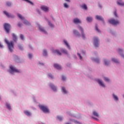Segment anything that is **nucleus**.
Wrapping results in <instances>:
<instances>
[{
  "label": "nucleus",
  "instance_id": "5fc2aeb1",
  "mask_svg": "<svg viewBox=\"0 0 124 124\" xmlns=\"http://www.w3.org/2000/svg\"><path fill=\"white\" fill-rule=\"evenodd\" d=\"M37 11H38V13H40V12H39V10H38Z\"/></svg>",
  "mask_w": 124,
  "mask_h": 124
},
{
  "label": "nucleus",
  "instance_id": "412c9836",
  "mask_svg": "<svg viewBox=\"0 0 124 124\" xmlns=\"http://www.w3.org/2000/svg\"><path fill=\"white\" fill-rule=\"evenodd\" d=\"M24 113L25 115H27V116H31V112L28 110H25L24 111Z\"/></svg>",
  "mask_w": 124,
  "mask_h": 124
},
{
  "label": "nucleus",
  "instance_id": "393cba45",
  "mask_svg": "<svg viewBox=\"0 0 124 124\" xmlns=\"http://www.w3.org/2000/svg\"><path fill=\"white\" fill-rule=\"evenodd\" d=\"M93 115H94V116H95V117H97L98 118L99 117V115L98 114V113H97V112H96V111H93Z\"/></svg>",
  "mask_w": 124,
  "mask_h": 124
},
{
  "label": "nucleus",
  "instance_id": "423d86ee",
  "mask_svg": "<svg viewBox=\"0 0 124 124\" xmlns=\"http://www.w3.org/2000/svg\"><path fill=\"white\" fill-rule=\"evenodd\" d=\"M78 29L81 31L82 38L83 39H85L86 36H85V33H84V29H83V28H82V27L80 26H78Z\"/></svg>",
  "mask_w": 124,
  "mask_h": 124
},
{
  "label": "nucleus",
  "instance_id": "79ce46f5",
  "mask_svg": "<svg viewBox=\"0 0 124 124\" xmlns=\"http://www.w3.org/2000/svg\"><path fill=\"white\" fill-rule=\"evenodd\" d=\"M18 48H19L20 50H23V46L21 45H18Z\"/></svg>",
  "mask_w": 124,
  "mask_h": 124
},
{
  "label": "nucleus",
  "instance_id": "ea45409f",
  "mask_svg": "<svg viewBox=\"0 0 124 124\" xmlns=\"http://www.w3.org/2000/svg\"><path fill=\"white\" fill-rule=\"evenodd\" d=\"M23 24L20 22L18 23V24H17L18 26L19 27V28H21V27H22V25Z\"/></svg>",
  "mask_w": 124,
  "mask_h": 124
},
{
  "label": "nucleus",
  "instance_id": "cd10ccee",
  "mask_svg": "<svg viewBox=\"0 0 124 124\" xmlns=\"http://www.w3.org/2000/svg\"><path fill=\"white\" fill-rule=\"evenodd\" d=\"M62 91L64 93H67V92L66 91V90H65V88L62 87Z\"/></svg>",
  "mask_w": 124,
  "mask_h": 124
},
{
  "label": "nucleus",
  "instance_id": "c756f323",
  "mask_svg": "<svg viewBox=\"0 0 124 124\" xmlns=\"http://www.w3.org/2000/svg\"><path fill=\"white\" fill-rule=\"evenodd\" d=\"M6 5L9 7H10V6L12 5L11 2H6Z\"/></svg>",
  "mask_w": 124,
  "mask_h": 124
},
{
  "label": "nucleus",
  "instance_id": "f704fd0d",
  "mask_svg": "<svg viewBox=\"0 0 124 124\" xmlns=\"http://www.w3.org/2000/svg\"><path fill=\"white\" fill-rule=\"evenodd\" d=\"M104 79L105 81H106V82H109V81H110V79H109V78H108L107 77H104Z\"/></svg>",
  "mask_w": 124,
  "mask_h": 124
},
{
  "label": "nucleus",
  "instance_id": "f03ea898",
  "mask_svg": "<svg viewBox=\"0 0 124 124\" xmlns=\"http://www.w3.org/2000/svg\"><path fill=\"white\" fill-rule=\"evenodd\" d=\"M39 107L41 110L44 112V113H49V108H48L47 107L42 105H39Z\"/></svg>",
  "mask_w": 124,
  "mask_h": 124
},
{
  "label": "nucleus",
  "instance_id": "dca6fc26",
  "mask_svg": "<svg viewBox=\"0 0 124 124\" xmlns=\"http://www.w3.org/2000/svg\"><path fill=\"white\" fill-rule=\"evenodd\" d=\"M39 28L41 31H42V32H44V33H47L46 31H45V30H44V29H43V28H42L41 26H39Z\"/></svg>",
  "mask_w": 124,
  "mask_h": 124
},
{
  "label": "nucleus",
  "instance_id": "6e6d98bb",
  "mask_svg": "<svg viewBox=\"0 0 124 124\" xmlns=\"http://www.w3.org/2000/svg\"><path fill=\"white\" fill-rule=\"evenodd\" d=\"M66 124H71L69 123H66Z\"/></svg>",
  "mask_w": 124,
  "mask_h": 124
},
{
  "label": "nucleus",
  "instance_id": "f8f14e48",
  "mask_svg": "<svg viewBox=\"0 0 124 124\" xmlns=\"http://www.w3.org/2000/svg\"><path fill=\"white\" fill-rule=\"evenodd\" d=\"M53 53L57 54V55H58L59 56H62V53H61V52H60V50H53L52 51Z\"/></svg>",
  "mask_w": 124,
  "mask_h": 124
},
{
  "label": "nucleus",
  "instance_id": "bb28decb",
  "mask_svg": "<svg viewBox=\"0 0 124 124\" xmlns=\"http://www.w3.org/2000/svg\"><path fill=\"white\" fill-rule=\"evenodd\" d=\"M6 106H7V108L9 109V110H11V106H10V104L7 103Z\"/></svg>",
  "mask_w": 124,
  "mask_h": 124
},
{
  "label": "nucleus",
  "instance_id": "473e14b6",
  "mask_svg": "<svg viewBox=\"0 0 124 124\" xmlns=\"http://www.w3.org/2000/svg\"><path fill=\"white\" fill-rule=\"evenodd\" d=\"M18 17H19V18H20L21 20H24V17H23V16H22V15L20 14H18Z\"/></svg>",
  "mask_w": 124,
  "mask_h": 124
},
{
  "label": "nucleus",
  "instance_id": "7c9ffc66",
  "mask_svg": "<svg viewBox=\"0 0 124 124\" xmlns=\"http://www.w3.org/2000/svg\"><path fill=\"white\" fill-rule=\"evenodd\" d=\"M117 4L119 5H120L121 6H124V2H117Z\"/></svg>",
  "mask_w": 124,
  "mask_h": 124
},
{
  "label": "nucleus",
  "instance_id": "4d7b16f0",
  "mask_svg": "<svg viewBox=\"0 0 124 124\" xmlns=\"http://www.w3.org/2000/svg\"><path fill=\"white\" fill-rule=\"evenodd\" d=\"M122 57H123V58H124V55H122Z\"/></svg>",
  "mask_w": 124,
  "mask_h": 124
},
{
  "label": "nucleus",
  "instance_id": "5701e85b",
  "mask_svg": "<svg viewBox=\"0 0 124 124\" xmlns=\"http://www.w3.org/2000/svg\"><path fill=\"white\" fill-rule=\"evenodd\" d=\"M24 0V1H26V2L30 3V4H31V5H33V3L30 0Z\"/></svg>",
  "mask_w": 124,
  "mask_h": 124
},
{
  "label": "nucleus",
  "instance_id": "2f4dec72",
  "mask_svg": "<svg viewBox=\"0 0 124 124\" xmlns=\"http://www.w3.org/2000/svg\"><path fill=\"white\" fill-rule=\"evenodd\" d=\"M82 7L83 9H88V7H87V5L84 4L82 6Z\"/></svg>",
  "mask_w": 124,
  "mask_h": 124
},
{
  "label": "nucleus",
  "instance_id": "49530a36",
  "mask_svg": "<svg viewBox=\"0 0 124 124\" xmlns=\"http://www.w3.org/2000/svg\"><path fill=\"white\" fill-rule=\"evenodd\" d=\"M95 30L96 31H98V32H99V30L98 29V28H97V26H95Z\"/></svg>",
  "mask_w": 124,
  "mask_h": 124
},
{
  "label": "nucleus",
  "instance_id": "864d4df0",
  "mask_svg": "<svg viewBox=\"0 0 124 124\" xmlns=\"http://www.w3.org/2000/svg\"><path fill=\"white\" fill-rule=\"evenodd\" d=\"M66 0V1H68L69 2V1H70V0Z\"/></svg>",
  "mask_w": 124,
  "mask_h": 124
},
{
  "label": "nucleus",
  "instance_id": "a18cd8bd",
  "mask_svg": "<svg viewBox=\"0 0 124 124\" xmlns=\"http://www.w3.org/2000/svg\"><path fill=\"white\" fill-rule=\"evenodd\" d=\"M29 59H31V58H32V55H31V54H29Z\"/></svg>",
  "mask_w": 124,
  "mask_h": 124
},
{
  "label": "nucleus",
  "instance_id": "a19ab883",
  "mask_svg": "<svg viewBox=\"0 0 124 124\" xmlns=\"http://www.w3.org/2000/svg\"><path fill=\"white\" fill-rule=\"evenodd\" d=\"M20 38L22 40H24V35L23 34H20Z\"/></svg>",
  "mask_w": 124,
  "mask_h": 124
},
{
  "label": "nucleus",
  "instance_id": "f3484780",
  "mask_svg": "<svg viewBox=\"0 0 124 124\" xmlns=\"http://www.w3.org/2000/svg\"><path fill=\"white\" fill-rule=\"evenodd\" d=\"M96 19H97V20H99V21H103V18L99 16H96Z\"/></svg>",
  "mask_w": 124,
  "mask_h": 124
},
{
  "label": "nucleus",
  "instance_id": "2eb2a0df",
  "mask_svg": "<svg viewBox=\"0 0 124 124\" xmlns=\"http://www.w3.org/2000/svg\"><path fill=\"white\" fill-rule=\"evenodd\" d=\"M61 51L62 52V53H63V54H65V55H68V53H67V51H66V49L62 48L61 49Z\"/></svg>",
  "mask_w": 124,
  "mask_h": 124
},
{
  "label": "nucleus",
  "instance_id": "3c124183",
  "mask_svg": "<svg viewBox=\"0 0 124 124\" xmlns=\"http://www.w3.org/2000/svg\"><path fill=\"white\" fill-rule=\"evenodd\" d=\"M121 52H123V50L121 49H118V52L121 53Z\"/></svg>",
  "mask_w": 124,
  "mask_h": 124
},
{
  "label": "nucleus",
  "instance_id": "4be33fe9",
  "mask_svg": "<svg viewBox=\"0 0 124 124\" xmlns=\"http://www.w3.org/2000/svg\"><path fill=\"white\" fill-rule=\"evenodd\" d=\"M86 20H87V21H88V22H92V21H93V17H87L86 18Z\"/></svg>",
  "mask_w": 124,
  "mask_h": 124
},
{
  "label": "nucleus",
  "instance_id": "37998d69",
  "mask_svg": "<svg viewBox=\"0 0 124 124\" xmlns=\"http://www.w3.org/2000/svg\"><path fill=\"white\" fill-rule=\"evenodd\" d=\"M66 79V78L63 76H62V80H63V81H64L65 79Z\"/></svg>",
  "mask_w": 124,
  "mask_h": 124
},
{
  "label": "nucleus",
  "instance_id": "39448f33",
  "mask_svg": "<svg viewBox=\"0 0 124 124\" xmlns=\"http://www.w3.org/2000/svg\"><path fill=\"white\" fill-rule=\"evenodd\" d=\"M10 68L11 70H9V72L10 73H11V74H13V72H20V71L19 70L14 68V67H13V66L12 65L10 66Z\"/></svg>",
  "mask_w": 124,
  "mask_h": 124
},
{
  "label": "nucleus",
  "instance_id": "a211bd4d",
  "mask_svg": "<svg viewBox=\"0 0 124 124\" xmlns=\"http://www.w3.org/2000/svg\"><path fill=\"white\" fill-rule=\"evenodd\" d=\"M3 13L6 15L7 17H8V18H10L11 17V15H9V13H7V12L4 11L3 12Z\"/></svg>",
  "mask_w": 124,
  "mask_h": 124
},
{
  "label": "nucleus",
  "instance_id": "6ab92c4d",
  "mask_svg": "<svg viewBox=\"0 0 124 124\" xmlns=\"http://www.w3.org/2000/svg\"><path fill=\"white\" fill-rule=\"evenodd\" d=\"M64 43L67 47V48H68V49H70V46L69 45H68V43H67V41H66V40H64Z\"/></svg>",
  "mask_w": 124,
  "mask_h": 124
},
{
  "label": "nucleus",
  "instance_id": "0eeeda50",
  "mask_svg": "<svg viewBox=\"0 0 124 124\" xmlns=\"http://www.w3.org/2000/svg\"><path fill=\"white\" fill-rule=\"evenodd\" d=\"M98 42H99V39L96 37L94 38V45L95 47H98Z\"/></svg>",
  "mask_w": 124,
  "mask_h": 124
},
{
  "label": "nucleus",
  "instance_id": "20e7f679",
  "mask_svg": "<svg viewBox=\"0 0 124 124\" xmlns=\"http://www.w3.org/2000/svg\"><path fill=\"white\" fill-rule=\"evenodd\" d=\"M108 22L110 24H111V25H113L114 26H116L120 24V21H119V20H115L114 19L109 20Z\"/></svg>",
  "mask_w": 124,
  "mask_h": 124
},
{
  "label": "nucleus",
  "instance_id": "9d476101",
  "mask_svg": "<svg viewBox=\"0 0 124 124\" xmlns=\"http://www.w3.org/2000/svg\"><path fill=\"white\" fill-rule=\"evenodd\" d=\"M97 82H98L100 86H101V87H103V88H105V85H104V83H103L102 81L100 80V79L97 80Z\"/></svg>",
  "mask_w": 124,
  "mask_h": 124
},
{
  "label": "nucleus",
  "instance_id": "c03bdc74",
  "mask_svg": "<svg viewBox=\"0 0 124 124\" xmlns=\"http://www.w3.org/2000/svg\"><path fill=\"white\" fill-rule=\"evenodd\" d=\"M78 55L79 57L80 60H82V56H81V55L79 53H78Z\"/></svg>",
  "mask_w": 124,
  "mask_h": 124
},
{
  "label": "nucleus",
  "instance_id": "603ef678",
  "mask_svg": "<svg viewBox=\"0 0 124 124\" xmlns=\"http://www.w3.org/2000/svg\"><path fill=\"white\" fill-rule=\"evenodd\" d=\"M0 48H3V46L0 43Z\"/></svg>",
  "mask_w": 124,
  "mask_h": 124
},
{
  "label": "nucleus",
  "instance_id": "6e6552de",
  "mask_svg": "<svg viewBox=\"0 0 124 124\" xmlns=\"http://www.w3.org/2000/svg\"><path fill=\"white\" fill-rule=\"evenodd\" d=\"M41 9H42V10H43V11H45V12H47L48 11H49V8H48V7L46 6H42L41 7Z\"/></svg>",
  "mask_w": 124,
  "mask_h": 124
},
{
  "label": "nucleus",
  "instance_id": "4c0bfd02",
  "mask_svg": "<svg viewBox=\"0 0 124 124\" xmlns=\"http://www.w3.org/2000/svg\"><path fill=\"white\" fill-rule=\"evenodd\" d=\"M57 118L59 120V121H60L61 122H62V117H61V116H57Z\"/></svg>",
  "mask_w": 124,
  "mask_h": 124
},
{
  "label": "nucleus",
  "instance_id": "1a4fd4ad",
  "mask_svg": "<svg viewBox=\"0 0 124 124\" xmlns=\"http://www.w3.org/2000/svg\"><path fill=\"white\" fill-rule=\"evenodd\" d=\"M73 22L75 24H81V20L77 18L74 19Z\"/></svg>",
  "mask_w": 124,
  "mask_h": 124
},
{
  "label": "nucleus",
  "instance_id": "9b49d317",
  "mask_svg": "<svg viewBox=\"0 0 124 124\" xmlns=\"http://www.w3.org/2000/svg\"><path fill=\"white\" fill-rule=\"evenodd\" d=\"M50 87L51 88V89L54 91V92H56L57 91V87H56L54 84H50Z\"/></svg>",
  "mask_w": 124,
  "mask_h": 124
},
{
  "label": "nucleus",
  "instance_id": "72a5a7b5",
  "mask_svg": "<svg viewBox=\"0 0 124 124\" xmlns=\"http://www.w3.org/2000/svg\"><path fill=\"white\" fill-rule=\"evenodd\" d=\"M104 62H105V65H108L109 64V62H108V61H107L106 59L104 60Z\"/></svg>",
  "mask_w": 124,
  "mask_h": 124
},
{
  "label": "nucleus",
  "instance_id": "de8ad7c7",
  "mask_svg": "<svg viewBox=\"0 0 124 124\" xmlns=\"http://www.w3.org/2000/svg\"><path fill=\"white\" fill-rule=\"evenodd\" d=\"M48 25L50 26V27H54V25L52 24L50 22H48Z\"/></svg>",
  "mask_w": 124,
  "mask_h": 124
},
{
  "label": "nucleus",
  "instance_id": "aec40b11",
  "mask_svg": "<svg viewBox=\"0 0 124 124\" xmlns=\"http://www.w3.org/2000/svg\"><path fill=\"white\" fill-rule=\"evenodd\" d=\"M12 36L13 37V40H14L15 41H17V36H16V35H15V34L14 33H13Z\"/></svg>",
  "mask_w": 124,
  "mask_h": 124
},
{
  "label": "nucleus",
  "instance_id": "ddd939ff",
  "mask_svg": "<svg viewBox=\"0 0 124 124\" xmlns=\"http://www.w3.org/2000/svg\"><path fill=\"white\" fill-rule=\"evenodd\" d=\"M74 34H75L76 35H77V36H80V32H79V31H78L77 30H74Z\"/></svg>",
  "mask_w": 124,
  "mask_h": 124
},
{
  "label": "nucleus",
  "instance_id": "8fccbe9b",
  "mask_svg": "<svg viewBox=\"0 0 124 124\" xmlns=\"http://www.w3.org/2000/svg\"><path fill=\"white\" fill-rule=\"evenodd\" d=\"M114 14L115 17H118V16L117 15V12L115 11Z\"/></svg>",
  "mask_w": 124,
  "mask_h": 124
},
{
  "label": "nucleus",
  "instance_id": "4468645a",
  "mask_svg": "<svg viewBox=\"0 0 124 124\" xmlns=\"http://www.w3.org/2000/svg\"><path fill=\"white\" fill-rule=\"evenodd\" d=\"M54 66L57 69H61L62 68V66L58 64H54Z\"/></svg>",
  "mask_w": 124,
  "mask_h": 124
},
{
  "label": "nucleus",
  "instance_id": "09e8293b",
  "mask_svg": "<svg viewBox=\"0 0 124 124\" xmlns=\"http://www.w3.org/2000/svg\"><path fill=\"white\" fill-rule=\"evenodd\" d=\"M48 76H49V77H50L52 79V78H53V76H52V74H49Z\"/></svg>",
  "mask_w": 124,
  "mask_h": 124
},
{
  "label": "nucleus",
  "instance_id": "c85d7f7f",
  "mask_svg": "<svg viewBox=\"0 0 124 124\" xmlns=\"http://www.w3.org/2000/svg\"><path fill=\"white\" fill-rule=\"evenodd\" d=\"M113 96L115 100H119V98H118V96H117V95L113 94Z\"/></svg>",
  "mask_w": 124,
  "mask_h": 124
},
{
  "label": "nucleus",
  "instance_id": "c9c22d12",
  "mask_svg": "<svg viewBox=\"0 0 124 124\" xmlns=\"http://www.w3.org/2000/svg\"><path fill=\"white\" fill-rule=\"evenodd\" d=\"M64 7H65V8H68L69 6H68L66 3H64Z\"/></svg>",
  "mask_w": 124,
  "mask_h": 124
},
{
  "label": "nucleus",
  "instance_id": "58836bf2",
  "mask_svg": "<svg viewBox=\"0 0 124 124\" xmlns=\"http://www.w3.org/2000/svg\"><path fill=\"white\" fill-rule=\"evenodd\" d=\"M94 62H99V59H95L94 60Z\"/></svg>",
  "mask_w": 124,
  "mask_h": 124
},
{
  "label": "nucleus",
  "instance_id": "7ed1b4c3",
  "mask_svg": "<svg viewBox=\"0 0 124 124\" xmlns=\"http://www.w3.org/2000/svg\"><path fill=\"white\" fill-rule=\"evenodd\" d=\"M11 28V25L8 23H4V29L7 33H9V31H10V29Z\"/></svg>",
  "mask_w": 124,
  "mask_h": 124
},
{
  "label": "nucleus",
  "instance_id": "f257e3e1",
  "mask_svg": "<svg viewBox=\"0 0 124 124\" xmlns=\"http://www.w3.org/2000/svg\"><path fill=\"white\" fill-rule=\"evenodd\" d=\"M5 42L6 43L9 51L12 53L13 52V49H14V43L13 41L9 42L7 39L5 40Z\"/></svg>",
  "mask_w": 124,
  "mask_h": 124
},
{
  "label": "nucleus",
  "instance_id": "a878e982",
  "mask_svg": "<svg viewBox=\"0 0 124 124\" xmlns=\"http://www.w3.org/2000/svg\"><path fill=\"white\" fill-rule=\"evenodd\" d=\"M112 62H115V63H119V61H118L117 59L113 58L112 59Z\"/></svg>",
  "mask_w": 124,
  "mask_h": 124
},
{
  "label": "nucleus",
  "instance_id": "e433bc0d",
  "mask_svg": "<svg viewBox=\"0 0 124 124\" xmlns=\"http://www.w3.org/2000/svg\"><path fill=\"white\" fill-rule=\"evenodd\" d=\"M43 55H44V56H46L47 55V51H46V50H44Z\"/></svg>",
  "mask_w": 124,
  "mask_h": 124
},
{
  "label": "nucleus",
  "instance_id": "b1692460",
  "mask_svg": "<svg viewBox=\"0 0 124 124\" xmlns=\"http://www.w3.org/2000/svg\"><path fill=\"white\" fill-rule=\"evenodd\" d=\"M23 24H24L25 25H30V23L29 22V21H28V20H24L23 21Z\"/></svg>",
  "mask_w": 124,
  "mask_h": 124
}]
</instances>
